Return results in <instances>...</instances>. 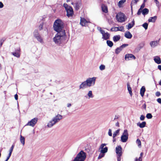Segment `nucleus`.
Masks as SVG:
<instances>
[{"label":"nucleus","instance_id":"1","mask_svg":"<svg viewBox=\"0 0 161 161\" xmlns=\"http://www.w3.org/2000/svg\"><path fill=\"white\" fill-rule=\"evenodd\" d=\"M64 23L62 20L60 19H57L54 23L53 28L54 30L57 32L66 33L65 30L64 29Z\"/></svg>","mask_w":161,"mask_h":161},{"label":"nucleus","instance_id":"2","mask_svg":"<svg viewBox=\"0 0 161 161\" xmlns=\"http://www.w3.org/2000/svg\"><path fill=\"white\" fill-rule=\"evenodd\" d=\"M66 36V33H57L53 38V40L56 44L60 45L63 42Z\"/></svg>","mask_w":161,"mask_h":161},{"label":"nucleus","instance_id":"3","mask_svg":"<svg viewBox=\"0 0 161 161\" xmlns=\"http://www.w3.org/2000/svg\"><path fill=\"white\" fill-rule=\"evenodd\" d=\"M86 157V153L81 150L78 154L73 161H84Z\"/></svg>","mask_w":161,"mask_h":161},{"label":"nucleus","instance_id":"4","mask_svg":"<svg viewBox=\"0 0 161 161\" xmlns=\"http://www.w3.org/2000/svg\"><path fill=\"white\" fill-rule=\"evenodd\" d=\"M71 4L73 5L75 9L77 11L81 8L82 5L81 0H74L71 1Z\"/></svg>","mask_w":161,"mask_h":161},{"label":"nucleus","instance_id":"5","mask_svg":"<svg viewBox=\"0 0 161 161\" xmlns=\"http://www.w3.org/2000/svg\"><path fill=\"white\" fill-rule=\"evenodd\" d=\"M129 134L127 130H125L124 131L121 137V141L123 142H125L128 139Z\"/></svg>","mask_w":161,"mask_h":161},{"label":"nucleus","instance_id":"6","mask_svg":"<svg viewBox=\"0 0 161 161\" xmlns=\"http://www.w3.org/2000/svg\"><path fill=\"white\" fill-rule=\"evenodd\" d=\"M96 79V77H93L92 78H89L86 79V81L88 85V87H90L94 85Z\"/></svg>","mask_w":161,"mask_h":161},{"label":"nucleus","instance_id":"7","mask_svg":"<svg viewBox=\"0 0 161 161\" xmlns=\"http://www.w3.org/2000/svg\"><path fill=\"white\" fill-rule=\"evenodd\" d=\"M118 21L120 22L125 21V14L123 13H119L116 15Z\"/></svg>","mask_w":161,"mask_h":161},{"label":"nucleus","instance_id":"8","mask_svg":"<svg viewBox=\"0 0 161 161\" xmlns=\"http://www.w3.org/2000/svg\"><path fill=\"white\" fill-rule=\"evenodd\" d=\"M107 144L105 143H102L99 149H101V150L100 151L101 153H105L107 152L108 150V147H104Z\"/></svg>","mask_w":161,"mask_h":161},{"label":"nucleus","instance_id":"9","mask_svg":"<svg viewBox=\"0 0 161 161\" xmlns=\"http://www.w3.org/2000/svg\"><path fill=\"white\" fill-rule=\"evenodd\" d=\"M37 121L38 118H35L29 121L26 125H29L32 127H34L37 123Z\"/></svg>","mask_w":161,"mask_h":161},{"label":"nucleus","instance_id":"10","mask_svg":"<svg viewBox=\"0 0 161 161\" xmlns=\"http://www.w3.org/2000/svg\"><path fill=\"white\" fill-rule=\"evenodd\" d=\"M125 58L126 60L128 61L132 59H135L136 58L133 54L131 53H128L125 55Z\"/></svg>","mask_w":161,"mask_h":161},{"label":"nucleus","instance_id":"11","mask_svg":"<svg viewBox=\"0 0 161 161\" xmlns=\"http://www.w3.org/2000/svg\"><path fill=\"white\" fill-rule=\"evenodd\" d=\"M62 119V116L61 115L58 114L54 117L53 120L54 121V123H56L59 122L61 119Z\"/></svg>","mask_w":161,"mask_h":161},{"label":"nucleus","instance_id":"12","mask_svg":"<svg viewBox=\"0 0 161 161\" xmlns=\"http://www.w3.org/2000/svg\"><path fill=\"white\" fill-rule=\"evenodd\" d=\"M67 12V16L68 17L72 16L74 14L73 10L72 8L71 7H69V8L66 10Z\"/></svg>","mask_w":161,"mask_h":161},{"label":"nucleus","instance_id":"13","mask_svg":"<svg viewBox=\"0 0 161 161\" xmlns=\"http://www.w3.org/2000/svg\"><path fill=\"white\" fill-rule=\"evenodd\" d=\"M122 148L120 145L116 147V153L117 155H122Z\"/></svg>","mask_w":161,"mask_h":161},{"label":"nucleus","instance_id":"14","mask_svg":"<svg viewBox=\"0 0 161 161\" xmlns=\"http://www.w3.org/2000/svg\"><path fill=\"white\" fill-rule=\"evenodd\" d=\"M87 87L88 85L86 81L82 82L79 86L80 89H84Z\"/></svg>","mask_w":161,"mask_h":161},{"label":"nucleus","instance_id":"15","mask_svg":"<svg viewBox=\"0 0 161 161\" xmlns=\"http://www.w3.org/2000/svg\"><path fill=\"white\" fill-rule=\"evenodd\" d=\"M88 22L84 18H81L80 24L82 26H86Z\"/></svg>","mask_w":161,"mask_h":161},{"label":"nucleus","instance_id":"16","mask_svg":"<svg viewBox=\"0 0 161 161\" xmlns=\"http://www.w3.org/2000/svg\"><path fill=\"white\" fill-rule=\"evenodd\" d=\"M160 40V39H159L158 41H153L151 42L150 43L151 46L152 47H155L156 46L158 45V43Z\"/></svg>","mask_w":161,"mask_h":161},{"label":"nucleus","instance_id":"17","mask_svg":"<svg viewBox=\"0 0 161 161\" xmlns=\"http://www.w3.org/2000/svg\"><path fill=\"white\" fill-rule=\"evenodd\" d=\"M155 62L158 64H160L161 63V60L159 57L156 56L153 59Z\"/></svg>","mask_w":161,"mask_h":161},{"label":"nucleus","instance_id":"18","mask_svg":"<svg viewBox=\"0 0 161 161\" xmlns=\"http://www.w3.org/2000/svg\"><path fill=\"white\" fill-rule=\"evenodd\" d=\"M132 24L130 23H129L128 25L126 26L127 27V28L128 30H130L131 28L135 25V21L133 19L131 22Z\"/></svg>","mask_w":161,"mask_h":161},{"label":"nucleus","instance_id":"19","mask_svg":"<svg viewBox=\"0 0 161 161\" xmlns=\"http://www.w3.org/2000/svg\"><path fill=\"white\" fill-rule=\"evenodd\" d=\"M145 45L144 43L143 42H142L140 43H139L138 46L136 49V50H137V51H139L141 49H142L144 46Z\"/></svg>","mask_w":161,"mask_h":161},{"label":"nucleus","instance_id":"20","mask_svg":"<svg viewBox=\"0 0 161 161\" xmlns=\"http://www.w3.org/2000/svg\"><path fill=\"white\" fill-rule=\"evenodd\" d=\"M103 12L106 13L108 12V7L106 5L103 4L101 6Z\"/></svg>","mask_w":161,"mask_h":161},{"label":"nucleus","instance_id":"21","mask_svg":"<svg viewBox=\"0 0 161 161\" xmlns=\"http://www.w3.org/2000/svg\"><path fill=\"white\" fill-rule=\"evenodd\" d=\"M125 36L128 39H130L132 38V36L130 31H127L125 33Z\"/></svg>","mask_w":161,"mask_h":161},{"label":"nucleus","instance_id":"22","mask_svg":"<svg viewBox=\"0 0 161 161\" xmlns=\"http://www.w3.org/2000/svg\"><path fill=\"white\" fill-rule=\"evenodd\" d=\"M146 124V122L143 121L141 123H140V122L138 123L137 124V125L140 128H143L145 126Z\"/></svg>","mask_w":161,"mask_h":161},{"label":"nucleus","instance_id":"23","mask_svg":"<svg viewBox=\"0 0 161 161\" xmlns=\"http://www.w3.org/2000/svg\"><path fill=\"white\" fill-rule=\"evenodd\" d=\"M145 91L146 89L145 87L144 86H142L140 89V94L142 97H143Z\"/></svg>","mask_w":161,"mask_h":161},{"label":"nucleus","instance_id":"24","mask_svg":"<svg viewBox=\"0 0 161 161\" xmlns=\"http://www.w3.org/2000/svg\"><path fill=\"white\" fill-rule=\"evenodd\" d=\"M157 16H155L153 17H150L148 19V21L149 22H154L157 19Z\"/></svg>","mask_w":161,"mask_h":161},{"label":"nucleus","instance_id":"25","mask_svg":"<svg viewBox=\"0 0 161 161\" xmlns=\"http://www.w3.org/2000/svg\"><path fill=\"white\" fill-rule=\"evenodd\" d=\"M120 38V36L119 35L114 36L113 37V40L114 42L119 41Z\"/></svg>","mask_w":161,"mask_h":161},{"label":"nucleus","instance_id":"26","mask_svg":"<svg viewBox=\"0 0 161 161\" xmlns=\"http://www.w3.org/2000/svg\"><path fill=\"white\" fill-rule=\"evenodd\" d=\"M127 90L129 92L130 95V96H132V93L131 91V88L130 87L129 83H127Z\"/></svg>","mask_w":161,"mask_h":161},{"label":"nucleus","instance_id":"27","mask_svg":"<svg viewBox=\"0 0 161 161\" xmlns=\"http://www.w3.org/2000/svg\"><path fill=\"white\" fill-rule=\"evenodd\" d=\"M56 123H54V121L52 119L51 121H50L47 125V126L49 128L51 127H52Z\"/></svg>","mask_w":161,"mask_h":161},{"label":"nucleus","instance_id":"28","mask_svg":"<svg viewBox=\"0 0 161 161\" xmlns=\"http://www.w3.org/2000/svg\"><path fill=\"white\" fill-rule=\"evenodd\" d=\"M11 54L14 57H15L17 58H19L20 55V53H19L13 52L11 53Z\"/></svg>","mask_w":161,"mask_h":161},{"label":"nucleus","instance_id":"29","mask_svg":"<svg viewBox=\"0 0 161 161\" xmlns=\"http://www.w3.org/2000/svg\"><path fill=\"white\" fill-rule=\"evenodd\" d=\"M104 37H103V36L102 37V38L105 40H107L110 37V34L108 32H106L104 34Z\"/></svg>","mask_w":161,"mask_h":161},{"label":"nucleus","instance_id":"30","mask_svg":"<svg viewBox=\"0 0 161 161\" xmlns=\"http://www.w3.org/2000/svg\"><path fill=\"white\" fill-rule=\"evenodd\" d=\"M37 40L39 42L41 43H42L43 42V40L42 38L41 37L40 35L39 36H37L35 37Z\"/></svg>","mask_w":161,"mask_h":161},{"label":"nucleus","instance_id":"31","mask_svg":"<svg viewBox=\"0 0 161 161\" xmlns=\"http://www.w3.org/2000/svg\"><path fill=\"white\" fill-rule=\"evenodd\" d=\"M114 29H116L115 31H123L124 29V27L123 26H122L118 27H114Z\"/></svg>","mask_w":161,"mask_h":161},{"label":"nucleus","instance_id":"32","mask_svg":"<svg viewBox=\"0 0 161 161\" xmlns=\"http://www.w3.org/2000/svg\"><path fill=\"white\" fill-rule=\"evenodd\" d=\"M149 10L147 8H144L142 10V14L143 15H145L148 14Z\"/></svg>","mask_w":161,"mask_h":161},{"label":"nucleus","instance_id":"33","mask_svg":"<svg viewBox=\"0 0 161 161\" xmlns=\"http://www.w3.org/2000/svg\"><path fill=\"white\" fill-rule=\"evenodd\" d=\"M14 52L20 53L21 49L19 45H18V47H14Z\"/></svg>","mask_w":161,"mask_h":161},{"label":"nucleus","instance_id":"34","mask_svg":"<svg viewBox=\"0 0 161 161\" xmlns=\"http://www.w3.org/2000/svg\"><path fill=\"white\" fill-rule=\"evenodd\" d=\"M97 29L100 31V33L102 34V36H103V37H104V34L106 33L100 27H97Z\"/></svg>","mask_w":161,"mask_h":161},{"label":"nucleus","instance_id":"35","mask_svg":"<svg viewBox=\"0 0 161 161\" xmlns=\"http://www.w3.org/2000/svg\"><path fill=\"white\" fill-rule=\"evenodd\" d=\"M106 42L107 45L110 47H112L113 45V42L111 41L107 40Z\"/></svg>","mask_w":161,"mask_h":161},{"label":"nucleus","instance_id":"36","mask_svg":"<svg viewBox=\"0 0 161 161\" xmlns=\"http://www.w3.org/2000/svg\"><path fill=\"white\" fill-rule=\"evenodd\" d=\"M122 49L119 47H117L115 51V53L117 54H118L120 52L122 51Z\"/></svg>","mask_w":161,"mask_h":161},{"label":"nucleus","instance_id":"37","mask_svg":"<svg viewBox=\"0 0 161 161\" xmlns=\"http://www.w3.org/2000/svg\"><path fill=\"white\" fill-rule=\"evenodd\" d=\"M20 141L23 145H24L25 143V138L24 136L21 135H20Z\"/></svg>","mask_w":161,"mask_h":161},{"label":"nucleus","instance_id":"38","mask_svg":"<svg viewBox=\"0 0 161 161\" xmlns=\"http://www.w3.org/2000/svg\"><path fill=\"white\" fill-rule=\"evenodd\" d=\"M126 1V0H121L118 3V6L119 7H121V5L123 4Z\"/></svg>","mask_w":161,"mask_h":161},{"label":"nucleus","instance_id":"39","mask_svg":"<svg viewBox=\"0 0 161 161\" xmlns=\"http://www.w3.org/2000/svg\"><path fill=\"white\" fill-rule=\"evenodd\" d=\"M33 34L35 37L40 35L37 30H35L33 32Z\"/></svg>","mask_w":161,"mask_h":161},{"label":"nucleus","instance_id":"40","mask_svg":"<svg viewBox=\"0 0 161 161\" xmlns=\"http://www.w3.org/2000/svg\"><path fill=\"white\" fill-rule=\"evenodd\" d=\"M120 130L118 129L116 130L113 134V138H115L119 133Z\"/></svg>","mask_w":161,"mask_h":161},{"label":"nucleus","instance_id":"41","mask_svg":"<svg viewBox=\"0 0 161 161\" xmlns=\"http://www.w3.org/2000/svg\"><path fill=\"white\" fill-rule=\"evenodd\" d=\"M87 95L90 98H93V97L92 91H89L88 92Z\"/></svg>","mask_w":161,"mask_h":161},{"label":"nucleus","instance_id":"42","mask_svg":"<svg viewBox=\"0 0 161 161\" xmlns=\"http://www.w3.org/2000/svg\"><path fill=\"white\" fill-rule=\"evenodd\" d=\"M136 143L138 145V146L140 147L141 145V141L139 139H137L136 141Z\"/></svg>","mask_w":161,"mask_h":161},{"label":"nucleus","instance_id":"43","mask_svg":"<svg viewBox=\"0 0 161 161\" xmlns=\"http://www.w3.org/2000/svg\"><path fill=\"white\" fill-rule=\"evenodd\" d=\"M139 0H132L131 3V9H132V3H133L134 4H136L139 1Z\"/></svg>","mask_w":161,"mask_h":161},{"label":"nucleus","instance_id":"44","mask_svg":"<svg viewBox=\"0 0 161 161\" xmlns=\"http://www.w3.org/2000/svg\"><path fill=\"white\" fill-rule=\"evenodd\" d=\"M142 26L145 30H147L148 28V24L147 23H145L142 25Z\"/></svg>","mask_w":161,"mask_h":161},{"label":"nucleus","instance_id":"45","mask_svg":"<svg viewBox=\"0 0 161 161\" xmlns=\"http://www.w3.org/2000/svg\"><path fill=\"white\" fill-rule=\"evenodd\" d=\"M146 117L148 119H150L152 118L153 116L151 114L148 113L147 114Z\"/></svg>","mask_w":161,"mask_h":161},{"label":"nucleus","instance_id":"46","mask_svg":"<svg viewBox=\"0 0 161 161\" xmlns=\"http://www.w3.org/2000/svg\"><path fill=\"white\" fill-rule=\"evenodd\" d=\"M63 6L65 8L66 10L69 8V7H71V6H69L66 3H64L63 4Z\"/></svg>","mask_w":161,"mask_h":161},{"label":"nucleus","instance_id":"47","mask_svg":"<svg viewBox=\"0 0 161 161\" xmlns=\"http://www.w3.org/2000/svg\"><path fill=\"white\" fill-rule=\"evenodd\" d=\"M104 155L105 153H100L98 157V159H99L101 158L104 156Z\"/></svg>","mask_w":161,"mask_h":161},{"label":"nucleus","instance_id":"48","mask_svg":"<svg viewBox=\"0 0 161 161\" xmlns=\"http://www.w3.org/2000/svg\"><path fill=\"white\" fill-rule=\"evenodd\" d=\"M100 69L101 70H103L105 69V66L103 64H101L99 67Z\"/></svg>","mask_w":161,"mask_h":161},{"label":"nucleus","instance_id":"49","mask_svg":"<svg viewBox=\"0 0 161 161\" xmlns=\"http://www.w3.org/2000/svg\"><path fill=\"white\" fill-rule=\"evenodd\" d=\"M14 146H15L14 144L13 143L12 144V146L11 147L10 149V150H9V152H11V153L13 151V149H14Z\"/></svg>","mask_w":161,"mask_h":161},{"label":"nucleus","instance_id":"50","mask_svg":"<svg viewBox=\"0 0 161 161\" xmlns=\"http://www.w3.org/2000/svg\"><path fill=\"white\" fill-rule=\"evenodd\" d=\"M43 25V23H42L41 24H40V25H39V30L41 31L42 29V27Z\"/></svg>","mask_w":161,"mask_h":161},{"label":"nucleus","instance_id":"51","mask_svg":"<svg viewBox=\"0 0 161 161\" xmlns=\"http://www.w3.org/2000/svg\"><path fill=\"white\" fill-rule=\"evenodd\" d=\"M128 46V44H123L120 47L121 48L123 49L124 48H125V47Z\"/></svg>","mask_w":161,"mask_h":161},{"label":"nucleus","instance_id":"52","mask_svg":"<svg viewBox=\"0 0 161 161\" xmlns=\"http://www.w3.org/2000/svg\"><path fill=\"white\" fill-rule=\"evenodd\" d=\"M145 2H144V3L141 6L140 8V9L142 10V9L145 7Z\"/></svg>","mask_w":161,"mask_h":161},{"label":"nucleus","instance_id":"53","mask_svg":"<svg viewBox=\"0 0 161 161\" xmlns=\"http://www.w3.org/2000/svg\"><path fill=\"white\" fill-rule=\"evenodd\" d=\"M108 135L109 136H112V130L111 129H109L108 130Z\"/></svg>","mask_w":161,"mask_h":161},{"label":"nucleus","instance_id":"54","mask_svg":"<svg viewBox=\"0 0 161 161\" xmlns=\"http://www.w3.org/2000/svg\"><path fill=\"white\" fill-rule=\"evenodd\" d=\"M161 95V93L159 92H157L155 93V95L157 97H159Z\"/></svg>","mask_w":161,"mask_h":161},{"label":"nucleus","instance_id":"55","mask_svg":"<svg viewBox=\"0 0 161 161\" xmlns=\"http://www.w3.org/2000/svg\"><path fill=\"white\" fill-rule=\"evenodd\" d=\"M142 12V9H140H140L139 8V9H138V12H137V14L138 15H140V14H141V13Z\"/></svg>","mask_w":161,"mask_h":161},{"label":"nucleus","instance_id":"56","mask_svg":"<svg viewBox=\"0 0 161 161\" xmlns=\"http://www.w3.org/2000/svg\"><path fill=\"white\" fill-rule=\"evenodd\" d=\"M145 118V117L143 115H141L140 117V119L141 120H144Z\"/></svg>","mask_w":161,"mask_h":161},{"label":"nucleus","instance_id":"57","mask_svg":"<svg viewBox=\"0 0 161 161\" xmlns=\"http://www.w3.org/2000/svg\"><path fill=\"white\" fill-rule=\"evenodd\" d=\"M121 155H117V161H121Z\"/></svg>","mask_w":161,"mask_h":161},{"label":"nucleus","instance_id":"58","mask_svg":"<svg viewBox=\"0 0 161 161\" xmlns=\"http://www.w3.org/2000/svg\"><path fill=\"white\" fill-rule=\"evenodd\" d=\"M157 101L159 103L161 104V98H158L157 100Z\"/></svg>","mask_w":161,"mask_h":161},{"label":"nucleus","instance_id":"59","mask_svg":"<svg viewBox=\"0 0 161 161\" xmlns=\"http://www.w3.org/2000/svg\"><path fill=\"white\" fill-rule=\"evenodd\" d=\"M3 6L4 5L3 3L2 2H0V8H3Z\"/></svg>","mask_w":161,"mask_h":161},{"label":"nucleus","instance_id":"60","mask_svg":"<svg viewBox=\"0 0 161 161\" xmlns=\"http://www.w3.org/2000/svg\"><path fill=\"white\" fill-rule=\"evenodd\" d=\"M3 41V40H0V47H1L2 46Z\"/></svg>","mask_w":161,"mask_h":161},{"label":"nucleus","instance_id":"61","mask_svg":"<svg viewBox=\"0 0 161 161\" xmlns=\"http://www.w3.org/2000/svg\"><path fill=\"white\" fill-rule=\"evenodd\" d=\"M14 98L16 100H17L18 99V95L16 94L14 95Z\"/></svg>","mask_w":161,"mask_h":161},{"label":"nucleus","instance_id":"62","mask_svg":"<svg viewBox=\"0 0 161 161\" xmlns=\"http://www.w3.org/2000/svg\"><path fill=\"white\" fill-rule=\"evenodd\" d=\"M154 2H155L157 5L159 4V2L158 1V0H154Z\"/></svg>","mask_w":161,"mask_h":161},{"label":"nucleus","instance_id":"63","mask_svg":"<svg viewBox=\"0 0 161 161\" xmlns=\"http://www.w3.org/2000/svg\"><path fill=\"white\" fill-rule=\"evenodd\" d=\"M158 68L160 70H161V65H158Z\"/></svg>","mask_w":161,"mask_h":161},{"label":"nucleus","instance_id":"64","mask_svg":"<svg viewBox=\"0 0 161 161\" xmlns=\"http://www.w3.org/2000/svg\"><path fill=\"white\" fill-rule=\"evenodd\" d=\"M142 159L141 157H139V158H138L137 161H142Z\"/></svg>","mask_w":161,"mask_h":161}]
</instances>
